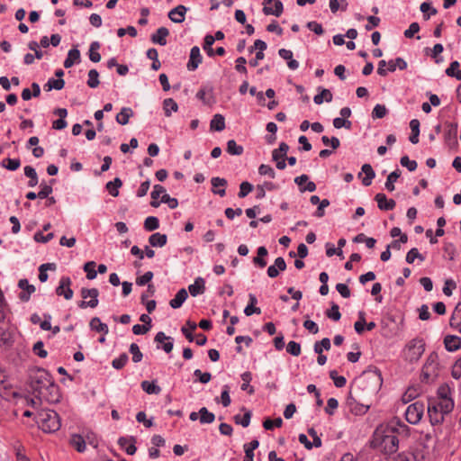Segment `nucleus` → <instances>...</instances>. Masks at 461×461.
Wrapping results in <instances>:
<instances>
[{"instance_id": "obj_1", "label": "nucleus", "mask_w": 461, "mask_h": 461, "mask_svg": "<svg viewBox=\"0 0 461 461\" xmlns=\"http://www.w3.org/2000/svg\"><path fill=\"white\" fill-rule=\"evenodd\" d=\"M29 387L32 395L40 401H44L48 403L59 402L60 393L59 386L53 381L50 374L43 368L31 371Z\"/></svg>"}, {"instance_id": "obj_2", "label": "nucleus", "mask_w": 461, "mask_h": 461, "mask_svg": "<svg viewBox=\"0 0 461 461\" xmlns=\"http://www.w3.org/2000/svg\"><path fill=\"white\" fill-rule=\"evenodd\" d=\"M383 378L378 369L367 370L357 378L355 386L349 391L347 402L349 406L357 400L375 394L381 388Z\"/></svg>"}, {"instance_id": "obj_3", "label": "nucleus", "mask_w": 461, "mask_h": 461, "mask_svg": "<svg viewBox=\"0 0 461 461\" xmlns=\"http://www.w3.org/2000/svg\"><path fill=\"white\" fill-rule=\"evenodd\" d=\"M35 419L38 427L46 433L58 431L61 425L59 414L52 410H41Z\"/></svg>"}, {"instance_id": "obj_4", "label": "nucleus", "mask_w": 461, "mask_h": 461, "mask_svg": "<svg viewBox=\"0 0 461 461\" xmlns=\"http://www.w3.org/2000/svg\"><path fill=\"white\" fill-rule=\"evenodd\" d=\"M375 441L380 446L381 450L389 456L395 454L399 447L397 436L387 433L384 429L375 430Z\"/></svg>"}, {"instance_id": "obj_5", "label": "nucleus", "mask_w": 461, "mask_h": 461, "mask_svg": "<svg viewBox=\"0 0 461 461\" xmlns=\"http://www.w3.org/2000/svg\"><path fill=\"white\" fill-rule=\"evenodd\" d=\"M439 372L438 356L431 352L426 359L422 367V377L426 382L433 381L438 377Z\"/></svg>"}, {"instance_id": "obj_6", "label": "nucleus", "mask_w": 461, "mask_h": 461, "mask_svg": "<svg viewBox=\"0 0 461 461\" xmlns=\"http://www.w3.org/2000/svg\"><path fill=\"white\" fill-rule=\"evenodd\" d=\"M425 351V342L422 339H413L406 346L405 359L409 362H417Z\"/></svg>"}, {"instance_id": "obj_7", "label": "nucleus", "mask_w": 461, "mask_h": 461, "mask_svg": "<svg viewBox=\"0 0 461 461\" xmlns=\"http://www.w3.org/2000/svg\"><path fill=\"white\" fill-rule=\"evenodd\" d=\"M425 411V405L422 402L417 401L410 404L405 411V419L410 424H418Z\"/></svg>"}, {"instance_id": "obj_8", "label": "nucleus", "mask_w": 461, "mask_h": 461, "mask_svg": "<svg viewBox=\"0 0 461 461\" xmlns=\"http://www.w3.org/2000/svg\"><path fill=\"white\" fill-rule=\"evenodd\" d=\"M387 433L396 435L397 438L401 437L407 438L410 434V428L400 419H393L384 429Z\"/></svg>"}, {"instance_id": "obj_9", "label": "nucleus", "mask_w": 461, "mask_h": 461, "mask_svg": "<svg viewBox=\"0 0 461 461\" xmlns=\"http://www.w3.org/2000/svg\"><path fill=\"white\" fill-rule=\"evenodd\" d=\"M98 295L99 291L97 288H82L81 289V296L84 299L90 297L89 301H81L78 303V307L81 309H85L87 307L95 308L98 305Z\"/></svg>"}, {"instance_id": "obj_10", "label": "nucleus", "mask_w": 461, "mask_h": 461, "mask_svg": "<svg viewBox=\"0 0 461 461\" xmlns=\"http://www.w3.org/2000/svg\"><path fill=\"white\" fill-rule=\"evenodd\" d=\"M284 11L283 3L280 0H264L263 13L266 15H275L279 17Z\"/></svg>"}, {"instance_id": "obj_11", "label": "nucleus", "mask_w": 461, "mask_h": 461, "mask_svg": "<svg viewBox=\"0 0 461 461\" xmlns=\"http://www.w3.org/2000/svg\"><path fill=\"white\" fill-rule=\"evenodd\" d=\"M71 283L69 276H62L59 280V286L56 288V294L59 296H64L66 300L72 299L74 293L70 288Z\"/></svg>"}, {"instance_id": "obj_12", "label": "nucleus", "mask_w": 461, "mask_h": 461, "mask_svg": "<svg viewBox=\"0 0 461 461\" xmlns=\"http://www.w3.org/2000/svg\"><path fill=\"white\" fill-rule=\"evenodd\" d=\"M203 57L200 52V49L197 46H194L190 50L189 60L187 63V69L189 71H194L198 66L202 63Z\"/></svg>"}, {"instance_id": "obj_13", "label": "nucleus", "mask_w": 461, "mask_h": 461, "mask_svg": "<svg viewBox=\"0 0 461 461\" xmlns=\"http://www.w3.org/2000/svg\"><path fill=\"white\" fill-rule=\"evenodd\" d=\"M285 260L284 258L278 257L275 259L274 265L268 267L267 273L270 278H275L278 276L280 271H285Z\"/></svg>"}, {"instance_id": "obj_14", "label": "nucleus", "mask_w": 461, "mask_h": 461, "mask_svg": "<svg viewBox=\"0 0 461 461\" xmlns=\"http://www.w3.org/2000/svg\"><path fill=\"white\" fill-rule=\"evenodd\" d=\"M375 200L377 203L378 208L382 211H391L396 205V203L393 199H388L383 193H378L375 194Z\"/></svg>"}, {"instance_id": "obj_15", "label": "nucleus", "mask_w": 461, "mask_h": 461, "mask_svg": "<svg viewBox=\"0 0 461 461\" xmlns=\"http://www.w3.org/2000/svg\"><path fill=\"white\" fill-rule=\"evenodd\" d=\"M428 415L432 425H437L443 422L445 416L444 413L438 409V406H436L435 403L429 404Z\"/></svg>"}, {"instance_id": "obj_16", "label": "nucleus", "mask_w": 461, "mask_h": 461, "mask_svg": "<svg viewBox=\"0 0 461 461\" xmlns=\"http://www.w3.org/2000/svg\"><path fill=\"white\" fill-rule=\"evenodd\" d=\"M19 288L23 289L19 295V298L23 302H28L30 300L31 294L35 292V287L32 285H30L27 279H20L18 282Z\"/></svg>"}, {"instance_id": "obj_17", "label": "nucleus", "mask_w": 461, "mask_h": 461, "mask_svg": "<svg viewBox=\"0 0 461 461\" xmlns=\"http://www.w3.org/2000/svg\"><path fill=\"white\" fill-rule=\"evenodd\" d=\"M186 11L187 8L185 5H179L168 13V18L173 23H181L185 21Z\"/></svg>"}, {"instance_id": "obj_18", "label": "nucleus", "mask_w": 461, "mask_h": 461, "mask_svg": "<svg viewBox=\"0 0 461 461\" xmlns=\"http://www.w3.org/2000/svg\"><path fill=\"white\" fill-rule=\"evenodd\" d=\"M211 183L212 185V192L213 194H219L221 197H223L226 194L225 187L227 185V180L225 178L219 176L212 177L211 179Z\"/></svg>"}, {"instance_id": "obj_19", "label": "nucleus", "mask_w": 461, "mask_h": 461, "mask_svg": "<svg viewBox=\"0 0 461 461\" xmlns=\"http://www.w3.org/2000/svg\"><path fill=\"white\" fill-rule=\"evenodd\" d=\"M444 345L447 351H456L461 348V338L456 335H447L444 338Z\"/></svg>"}, {"instance_id": "obj_20", "label": "nucleus", "mask_w": 461, "mask_h": 461, "mask_svg": "<svg viewBox=\"0 0 461 461\" xmlns=\"http://www.w3.org/2000/svg\"><path fill=\"white\" fill-rule=\"evenodd\" d=\"M54 114L58 115L59 119L56 120L52 123V128L55 130H63L67 127L68 123L65 118L68 115V111L65 108H57L54 111Z\"/></svg>"}, {"instance_id": "obj_21", "label": "nucleus", "mask_w": 461, "mask_h": 461, "mask_svg": "<svg viewBox=\"0 0 461 461\" xmlns=\"http://www.w3.org/2000/svg\"><path fill=\"white\" fill-rule=\"evenodd\" d=\"M118 445L125 450L128 455H134L137 447H135V438L131 437L127 438L125 437H121L118 439Z\"/></svg>"}, {"instance_id": "obj_22", "label": "nucleus", "mask_w": 461, "mask_h": 461, "mask_svg": "<svg viewBox=\"0 0 461 461\" xmlns=\"http://www.w3.org/2000/svg\"><path fill=\"white\" fill-rule=\"evenodd\" d=\"M169 34V31L166 27H159L157 32L152 34L151 41L155 44L165 46L167 44V37Z\"/></svg>"}, {"instance_id": "obj_23", "label": "nucleus", "mask_w": 461, "mask_h": 461, "mask_svg": "<svg viewBox=\"0 0 461 461\" xmlns=\"http://www.w3.org/2000/svg\"><path fill=\"white\" fill-rule=\"evenodd\" d=\"M171 339L170 337L166 336V334L162 331H159L155 336V342L157 343H162V349L166 353H170L173 349L174 344L172 341H169Z\"/></svg>"}, {"instance_id": "obj_24", "label": "nucleus", "mask_w": 461, "mask_h": 461, "mask_svg": "<svg viewBox=\"0 0 461 461\" xmlns=\"http://www.w3.org/2000/svg\"><path fill=\"white\" fill-rule=\"evenodd\" d=\"M188 291L190 294L194 297L203 294L205 291V282L203 278L200 276L195 278L194 284L188 286Z\"/></svg>"}, {"instance_id": "obj_25", "label": "nucleus", "mask_w": 461, "mask_h": 461, "mask_svg": "<svg viewBox=\"0 0 461 461\" xmlns=\"http://www.w3.org/2000/svg\"><path fill=\"white\" fill-rule=\"evenodd\" d=\"M187 297H188L187 291L185 288H181L176 293L175 297L172 300H170L169 305L173 309H178L182 306V304L185 303V301L187 299Z\"/></svg>"}, {"instance_id": "obj_26", "label": "nucleus", "mask_w": 461, "mask_h": 461, "mask_svg": "<svg viewBox=\"0 0 461 461\" xmlns=\"http://www.w3.org/2000/svg\"><path fill=\"white\" fill-rule=\"evenodd\" d=\"M278 54L282 59L287 60V66L290 69L295 70L298 68L299 63L297 60L293 59V52L291 50L286 49H280L278 50Z\"/></svg>"}, {"instance_id": "obj_27", "label": "nucleus", "mask_w": 461, "mask_h": 461, "mask_svg": "<svg viewBox=\"0 0 461 461\" xmlns=\"http://www.w3.org/2000/svg\"><path fill=\"white\" fill-rule=\"evenodd\" d=\"M435 404L436 406H438V409L444 413V415L448 414L454 408L453 400L446 395H441L439 402Z\"/></svg>"}, {"instance_id": "obj_28", "label": "nucleus", "mask_w": 461, "mask_h": 461, "mask_svg": "<svg viewBox=\"0 0 461 461\" xmlns=\"http://www.w3.org/2000/svg\"><path fill=\"white\" fill-rule=\"evenodd\" d=\"M69 443L77 451L80 453L86 450V440L79 434H72L69 439Z\"/></svg>"}, {"instance_id": "obj_29", "label": "nucleus", "mask_w": 461, "mask_h": 461, "mask_svg": "<svg viewBox=\"0 0 461 461\" xmlns=\"http://www.w3.org/2000/svg\"><path fill=\"white\" fill-rule=\"evenodd\" d=\"M79 61H80V51L77 48H73L68 53V57L64 61V67L66 68H69L75 63H78Z\"/></svg>"}, {"instance_id": "obj_30", "label": "nucleus", "mask_w": 461, "mask_h": 461, "mask_svg": "<svg viewBox=\"0 0 461 461\" xmlns=\"http://www.w3.org/2000/svg\"><path fill=\"white\" fill-rule=\"evenodd\" d=\"M165 193H166V189L164 186H162L160 185H155L153 186V190L150 194V196L152 199V201L150 202V205L154 208H158L159 206L161 201L158 202L157 200L160 195H163Z\"/></svg>"}, {"instance_id": "obj_31", "label": "nucleus", "mask_w": 461, "mask_h": 461, "mask_svg": "<svg viewBox=\"0 0 461 461\" xmlns=\"http://www.w3.org/2000/svg\"><path fill=\"white\" fill-rule=\"evenodd\" d=\"M167 237L166 234L159 232L153 233L149 238V242L152 247H163L167 244Z\"/></svg>"}, {"instance_id": "obj_32", "label": "nucleus", "mask_w": 461, "mask_h": 461, "mask_svg": "<svg viewBox=\"0 0 461 461\" xmlns=\"http://www.w3.org/2000/svg\"><path fill=\"white\" fill-rule=\"evenodd\" d=\"M361 169L362 172H364L366 175L362 179V184L365 186H369L372 184V180L375 176V173L370 164H364Z\"/></svg>"}, {"instance_id": "obj_33", "label": "nucleus", "mask_w": 461, "mask_h": 461, "mask_svg": "<svg viewBox=\"0 0 461 461\" xmlns=\"http://www.w3.org/2000/svg\"><path fill=\"white\" fill-rule=\"evenodd\" d=\"M259 442L258 439H254L251 442L244 445L245 456L243 461H253L254 450L258 448Z\"/></svg>"}, {"instance_id": "obj_34", "label": "nucleus", "mask_w": 461, "mask_h": 461, "mask_svg": "<svg viewBox=\"0 0 461 461\" xmlns=\"http://www.w3.org/2000/svg\"><path fill=\"white\" fill-rule=\"evenodd\" d=\"M57 268V266L55 263H44V264H41L40 267H39V280L41 282V283H44L48 280L49 278V276L47 274V271L48 270H56Z\"/></svg>"}, {"instance_id": "obj_35", "label": "nucleus", "mask_w": 461, "mask_h": 461, "mask_svg": "<svg viewBox=\"0 0 461 461\" xmlns=\"http://www.w3.org/2000/svg\"><path fill=\"white\" fill-rule=\"evenodd\" d=\"M133 115V111L130 107H123L116 115V122L121 125H126L129 119Z\"/></svg>"}, {"instance_id": "obj_36", "label": "nucleus", "mask_w": 461, "mask_h": 461, "mask_svg": "<svg viewBox=\"0 0 461 461\" xmlns=\"http://www.w3.org/2000/svg\"><path fill=\"white\" fill-rule=\"evenodd\" d=\"M210 128L211 130H214V131H221L225 129V119L224 117L220 114V113H217L215 115H213L212 119L211 120V122H210Z\"/></svg>"}, {"instance_id": "obj_37", "label": "nucleus", "mask_w": 461, "mask_h": 461, "mask_svg": "<svg viewBox=\"0 0 461 461\" xmlns=\"http://www.w3.org/2000/svg\"><path fill=\"white\" fill-rule=\"evenodd\" d=\"M65 86V81L62 78H50L43 86L45 91L49 92L52 89L61 90Z\"/></svg>"}, {"instance_id": "obj_38", "label": "nucleus", "mask_w": 461, "mask_h": 461, "mask_svg": "<svg viewBox=\"0 0 461 461\" xmlns=\"http://www.w3.org/2000/svg\"><path fill=\"white\" fill-rule=\"evenodd\" d=\"M196 97L201 100L204 104L210 105L213 103V97L212 95V89L207 90L205 87H202L196 93Z\"/></svg>"}, {"instance_id": "obj_39", "label": "nucleus", "mask_w": 461, "mask_h": 461, "mask_svg": "<svg viewBox=\"0 0 461 461\" xmlns=\"http://www.w3.org/2000/svg\"><path fill=\"white\" fill-rule=\"evenodd\" d=\"M140 386L142 390L149 394H158L161 392V388L156 384L155 381H142Z\"/></svg>"}, {"instance_id": "obj_40", "label": "nucleus", "mask_w": 461, "mask_h": 461, "mask_svg": "<svg viewBox=\"0 0 461 461\" xmlns=\"http://www.w3.org/2000/svg\"><path fill=\"white\" fill-rule=\"evenodd\" d=\"M89 326L91 330L104 334H107L109 331L108 326L105 323H103L98 317L92 318Z\"/></svg>"}, {"instance_id": "obj_41", "label": "nucleus", "mask_w": 461, "mask_h": 461, "mask_svg": "<svg viewBox=\"0 0 461 461\" xmlns=\"http://www.w3.org/2000/svg\"><path fill=\"white\" fill-rule=\"evenodd\" d=\"M199 420L202 424H211L215 420V415L210 412L206 407H202L199 410Z\"/></svg>"}, {"instance_id": "obj_42", "label": "nucleus", "mask_w": 461, "mask_h": 461, "mask_svg": "<svg viewBox=\"0 0 461 461\" xmlns=\"http://www.w3.org/2000/svg\"><path fill=\"white\" fill-rule=\"evenodd\" d=\"M122 185V180L119 177H115L113 181H109L105 187L112 196L116 197L119 195L118 188Z\"/></svg>"}, {"instance_id": "obj_43", "label": "nucleus", "mask_w": 461, "mask_h": 461, "mask_svg": "<svg viewBox=\"0 0 461 461\" xmlns=\"http://www.w3.org/2000/svg\"><path fill=\"white\" fill-rule=\"evenodd\" d=\"M241 380H242V384H241V390L242 391H247L249 394H253L255 390L253 388V386H250L249 385V383L250 381L252 380V374L249 371L247 372H244L243 374H241Z\"/></svg>"}, {"instance_id": "obj_44", "label": "nucleus", "mask_w": 461, "mask_h": 461, "mask_svg": "<svg viewBox=\"0 0 461 461\" xmlns=\"http://www.w3.org/2000/svg\"><path fill=\"white\" fill-rule=\"evenodd\" d=\"M400 176H401V170L398 168L389 174V176H387L385 185H384L387 191H389V192L394 191V189H395L394 182L397 181V179L400 177Z\"/></svg>"}, {"instance_id": "obj_45", "label": "nucleus", "mask_w": 461, "mask_h": 461, "mask_svg": "<svg viewBox=\"0 0 461 461\" xmlns=\"http://www.w3.org/2000/svg\"><path fill=\"white\" fill-rule=\"evenodd\" d=\"M101 44L98 41H93L89 47V59L92 62H99L101 60V55L98 52Z\"/></svg>"}, {"instance_id": "obj_46", "label": "nucleus", "mask_w": 461, "mask_h": 461, "mask_svg": "<svg viewBox=\"0 0 461 461\" xmlns=\"http://www.w3.org/2000/svg\"><path fill=\"white\" fill-rule=\"evenodd\" d=\"M449 324L452 328L457 327L461 324V302L456 305L450 317Z\"/></svg>"}, {"instance_id": "obj_47", "label": "nucleus", "mask_w": 461, "mask_h": 461, "mask_svg": "<svg viewBox=\"0 0 461 461\" xmlns=\"http://www.w3.org/2000/svg\"><path fill=\"white\" fill-rule=\"evenodd\" d=\"M396 68L404 70L407 68V62L402 58H396L388 61V70L390 72L395 71Z\"/></svg>"}, {"instance_id": "obj_48", "label": "nucleus", "mask_w": 461, "mask_h": 461, "mask_svg": "<svg viewBox=\"0 0 461 461\" xmlns=\"http://www.w3.org/2000/svg\"><path fill=\"white\" fill-rule=\"evenodd\" d=\"M288 149H289V146L285 142H281L279 144V148L274 149L272 152L273 160H277L279 158H285Z\"/></svg>"}, {"instance_id": "obj_49", "label": "nucleus", "mask_w": 461, "mask_h": 461, "mask_svg": "<svg viewBox=\"0 0 461 461\" xmlns=\"http://www.w3.org/2000/svg\"><path fill=\"white\" fill-rule=\"evenodd\" d=\"M226 150L230 155L240 156L243 153L244 149L241 145H238L234 140H230L227 142Z\"/></svg>"}, {"instance_id": "obj_50", "label": "nucleus", "mask_w": 461, "mask_h": 461, "mask_svg": "<svg viewBox=\"0 0 461 461\" xmlns=\"http://www.w3.org/2000/svg\"><path fill=\"white\" fill-rule=\"evenodd\" d=\"M56 182L55 179H50V184L41 183V190L38 193V197L41 199H44L49 197V195L53 192L52 185Z\"/></svg>"}, {"instance_id": "obj_51", "label": "nucleus", "mask_w": 461, "mask_h": 461, "mask_svg": "<svg viewBox=\"0 0 461 461\" xmlns=\"http://www.w3.org/2000/svg\"><path fill=\"white\" fill-rule=\"evenodd\" d=\"M163 109L165 112V115L169 117L171 116L172 112L177 111L178 105L174 99L167 98L163 102Z\"/></svg>"}, {"instance_id": "obj_52", "label": "nucleus", "mask_w": 461, "mask_h": 461, "mask_svg": "<svg viewBox=\"0 0 461 461\" xmlns=\"http://www.w3.org/2000/svg\"><path fill=\"white\" fill-rule=\"evenodd\" d=\"M24 175L30 178L28 182V185L30 187H33L38 184V176L35 169L31 166H26L24 167Z\"/></svg>"}, {"instance_id": "obj_53", "label": "nucleus", "mask_w": 461, "mask_h": 461, "mask_svg": "<svg viewBox=\"0 0 461 461\" xmlns=\"http://www.w3.org/2000/svg\"><path fill=\"white\" fill-rule=\"evenodd\" d=\"M331 102L332 94L329 89H322L321 94L314 96L313 101L316 104H321L323 101Z\"/></svg>"}, {"instance_id": "obj_54", "label": "nucleus", "mask_w": 461, "mask_h": 461, "mask_svg": "<svg viewBox=\"0 0 461 461\" xmlns=\"http://www.w3.org/2000/svg\"><path fill=\"white\" fill-rule=\"evenodd\" d=\"M1 165L8 170L14 171L20 167L21 161L19 158H5L2 161Z\"/></svg>"}, {"instance_id": "obj_55", "label": "nucleus", "mask_w": 461, "mask_h": 461, "mask_svg": "<svg viewBox=\"0 0 461 461\" xmlns=\"http://www.w3.org/2000/svg\"><path fill=\"white\" fill-rule=\"evenodd\" d=\"M416 258L420 261L425 260V257L419 252L418 249L412 248L408 251L405 260L408 264H412Z\"/></svg>"}, {"instance_id": "obj_56", "label": "nucleus", "mask_w": 461, "mask_h": 461, "mask_svg": "<svg viewBox=\"0 0 461 461\" xmlns=\"http://www.w3.org/2000/svg\"><path fill=\"white\" fill-rule=\"evenodd\" d=\"M159 227V221L155 216H149L144 221V228L148 231H152Z\"/></svg>"}, {"instance_id": "obj_57", "label": "nucleus", "mask_w": 461, "mask_h": 461, "mask_svg": "<svg viewBox=\"0 0 461 461\" xmlns=\"http://www.w3.org/2000/svg\"><path fill=\"white\" fill-rule=\"evenodd\" d=\"M420 11L424 14V18L429 20L431 15H435L437 14V9L432 7L430 3L423 2L420 6Z\"/></svg>"}, {"instance_id": "obj_58", "label": "nucleus", "mask_w": 461, "mask_h": 461, "mask_svg": "<svg viewBox=\"0 0 461 461\" xmlns=\"http://www.w3.org/2000/svg\"><path fill=\"white\" fill-rule=\"evenodd\" d=\"M251 419V411H248L243 416L237 414L234 416V420L237 424L241 425L244 428L249 427Z\"/></svg>"}, {"instance_id": "obj_59", "label": "nucleus", "mask_w": 461, "mask_h": 461, "mask_svg": "<svg viewBox=\"0 0 461 461\" xmlns=\"http://www.w3.org/2000/svg\"><path fill=\"white\" fill-rule=\"evenodd\" d=\"M99 73L96 69H90L88 72L87 86L91 88H95L99 86Z\"/></svg>"}, {"instance_id": "obj_60", "label": "nucleus", "mask_w": 461, "mask_h": 461, "mask_svg": "<svg viewBox=\"0 0 461 461\" xmlns=\"http://www.w3.org/2000/svg\"><path fill=\"white\" fill-rule=\"evenodd\" d=\"M215 41V38L212 35H206L204 37L203 50L209 57H212L214 55V50L212 46Z\"/></svg>"}, {"instance_id": "obj_61", "label": "nucleus", "mask_w": 461, "mask_h": 461, "mask_svg": "<svg viewBox=\"0 0 461 461\" xmlns=\"http://www.w3.org/2000/svg\"><path fill=\"white\" fill-rule=\"evenodd\" d=\"M283 424V420L278 417V418H276L275 420H271V419H267L264 420L263 422V427L265 429L267 430H271L275 428H280Z\"/></svg>"}, {"instance_id": "obj_62", "label": "nucleus", "mask_w": 461, "mask_h": 461, "mask_svg": "<svg viewBox=\"0 0 461 461\" xmlns=\"http://www.w3.org/2000/svg\"><path fill=\"white\" fill-rule=\"evenodd\" d=\"M128 359V355L126 353H122L112 361V366L113 368L120 370L126 365Z\"/></svg>"}, {"instance_id": "obj_63", "label": "nucleus", "mask_w": 461, "mask_h": 461, "mask_svg": "<svg viewBox=\"0 0 461 461\" xmlns=\"http://www.w3.org/2000/svg\"><path fill=\"white\" fill-rule=\"evenodd\" d=\"M95 262L89 261L84 265V271L86 273V277L89 280H93L96 277L97 272L95 270Z\"/></svg>"}, {"instance_id": "obj_64", "label": "nucleus", "mask_w": 461, "mask_h": 461, "mask_svg": "<svg viewBox=\"0 0 461 461\" xmlns=\"http://www.w3.org/2000/svg\"><path fill=\"white\" fill-rule=\"evenodd\" d=\"M129 351L132 355V361L134 363H139L141 361L143 355L140 352V348L136 343L131 344Z\"/></svg>"}]
</instances>
